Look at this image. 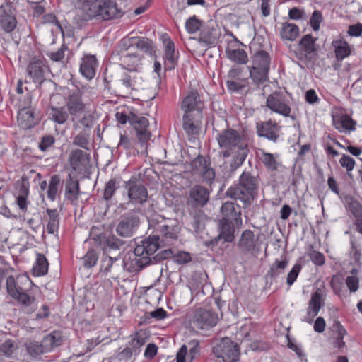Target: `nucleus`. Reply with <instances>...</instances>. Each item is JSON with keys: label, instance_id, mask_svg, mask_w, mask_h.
<instances>
[{"label": "nucleus", "instance_id": "nucleus-57", "mask_svg": "<svg viewBox=\"0 0 362 362\" xmlns=\"http://www.w3.org/2000/svg\"><path fill=\"white\" fill-rule=\"evenodd\" d=\"M98 253L96 250H89L81 258L83 265L85 268L90 269L94 267L98 261Z\"/></svg>", "mask_w": 362, "mask_h": 362}, {"label": "nucleus", "instance_id": "nucleus-15", "mask_svg": "<svg viewBox=\"0 0 362 362\" xmlns=\"http://www.w3.org/2000/svg\"><path fill=\"white\" fill-rule=\"evenodd\" d=\"M218 320V314L211 309L199 308L195 310L191 320L194 327L204 329L214 327Z\"/></svg>", "mask_w": 362, "mask_h": 362}, {"label": "nucleus", "instance_id": "nucleus-25", "mask_svg": "<svg viewBox=\"0 0 362 362\" xmlns=\"http://www.w3.org/2000/svg\"><path fill=\"white\" fill-rule=\"evenodd\" d=\"M82 96L83 93L78 88L70 92L66 105L71 117H76L84 112L86 104L83 101Z\"/></svg>", "mask_w": 362, "mask_h": 362}, {"label": "nucleus", "instance_id": "nucleus-61", "mask_svg": "<svg viewBox=\"0 0 362 362\" xmlns=\"http://www.w3.org/2000/svg\"><path fill=\"white\" fill-rule=\"evenodd\" d=\"M56 139L54 136L47 134L41 138L38 144V148L41 151L45 152L48 151L54 144Z\"/></svg>", "mask_w": 362, "mask_h": 362}, {"label": "nucleus", "instance_id": "nucleus-36", "mask_svg": "<svg viewBox=\"0 0 362 362\" xmlns=\"http://www.w3.org/2000/svg\"><path fill=\"white\" fill-rule=\"evenodd\" d=\"M64 180L57 174L52 175L47 189V197L49 200L54 202L57 196L61 193L63 187Z\"/></svg>", "mask_w": 362, "mask_h": 362}, {"label": "nucleus", "instance_id": "nucleus-19", "mask_svg": "<svg viewBox=\"0 0 362 362\" xmlns=\"http://www.w3.org/2000/svg\"><path fill=\"white\" fill-rule=\"evenodd\" d=\"M211 189L199 184L192 187L189 191L187 204L194 208H202L209 202Z\"/></svg>", "mask_w": 362, "mask_h": 362}, {"label": "nucleus", "instance_id": "nucleus-22", "mask_svg": "<svg viewBox=\"0 0 362 362\" xmlns=\"http://www.w3.org/2000/svg\"><path fill=\"white\" fill-rule=\"evenodd\" d=\"M203 108V101L197 90L190 91L181 104V109L184 111V114L196 115L197 112H199L202 115Z\"/></svg>", "mask_w": 362, "mask_h": 362}, {"label": "nucleus", "instance_id": "nucleus-33", "mask_svg": "<svg viewBox=\"0 0 362 362\" xmlns=\"http://www.w3.org/2000/svg\"><path fill=\"white\" fill-rule=\"evenodd\" d=\"M221 36V30L217 25H207L200 32L199 41L206 45H216Z\"/></svg>", "mask_w": 362, "mask_h": 362}, {"label": "nucleus", "instance_id": "nucleus-8", "mask_svg": "<svg viewBox=\"0 0 362 362\" xmlns=\"http://www.w3.org/2000/svg\"><path fill=\"white\" fill-rule=\"evenodd\" d=\"M63 341L62 332L55 330L45 335L41 341L33 339H27L24 346L30 357L37 358L61 346Z\"/></svg>", "mask_w": 362, "mask_h": 362}, {"label": "nucleus", "instance_id": "nucleus-24", "mask_svg": "<svg viewBox=\"0 0 362 362\" xmlns=\"http://www.w3.org/2000/svg\"><path fill=\"white\" fill-rule=\"evenodd\" d=\"M40 121V114L31 107H25L21 109L18 113V125L23 129H30Z\"/></svg>", "mask_w": 362, "mask_h": 362}, {"label": "nucleus", "instance_id": "nucleus-60", "mask_svg": "<svg viewBox=\"0 0 362 362\" xmlns=\"http://www.w3.org/2000/svg\"><path fill=\"white\" fill-rule=\"evenodd\" d=\"M323 16L320 11L315 10L310 18V25L314 31H318L320 28V23L323 21Z\"/></svg>", "mask_w": 362, "mask_h": 362}, {"label": "nucleus", "instance_id": "nucleus-34", "mask_svg": "<svg viewBox=\"0 0 362 362\" xmlns=\"http://www.w3.org/2000/svg\"><path fill=\"white\" fill-rule=\"evenodd\" d=\"M17 26V21L10 8H0V27L5 33H11Z\"/></svg>", "mask_w": 362, "mask_h": 362}, {"label": "nucleus", "instance_id": "nucleus-39", "mask_svg": "<svg viewBox=\"0 0 362 362\" xmlns=\"http://www.w3.org/2000/svg\"><path fill=\"white\" fill-rule=\"evenodd\" d=\"M317 40L311 34L304 35L298 42L299 49L305 55H316L320 49V46L316 44Z\"/></svg>", "mask_w": 362, "mask_h": 362}, {"label": "nucleus", "instance_id": "nucleus-62", "mask_svg": "<svg viewBox=\"0 0 362 362\" xmlns=\"http://www.w3.org/2000/svg\"><path fill=\"white\" fill-rule=\"evenodd\" d=\"M339 163L341 167L346 168L348 175L351 176L349 173L354 170L356 165L354 159L349 155L343 154L339 160Z\"/></svg>", "mask_w": 362, "mask_h": 362}, {"label": "nucleus", "instance_id": "nucleus-47", "mask_svg": "<svg viewBox=\"0 0 362 362\" xmlns=\"http://www.w3.org/2000/svg\"><path fill=\"white\" fill-rule=\"evenodd\" d=\"M334 47L335 55L337 59L342 60L351 54V49L348 42L344 40H336L332 42Z\"/></svg>", "mask_w": 362, "mask_h": 362}, {"label": "nucleus", "instance_id": "nucleus-17", "mask_svg": "<svg viewBox=\"0 0 362 362\" xmlns=\"http://www.w3.org/2000/svg\"><path fill=\"white\" fill-rule=\"evenodd\" d=\"M235 228H237V225L235 223L228 222L226 219H220L218 223V235L206 241L205 245L208 247L214 248L221 240H223V243H233L235 240Z\"/></svg>", "mask_w": 362, "mask_h": 362}, {"label": "nucleus", "instance_id": "nucleus-14", "mask_svg": "<svg viewBox=\"0 0 362 362\" xmlns=\"http://www.w3.org/2000/svg\"><path fill=\"white\" fill-rule=\"evenodd\" d=\"M266 106L274 112L296 119V117L291 115V108L283 92L274 91L270 94L267 98Z\"/></svg>", "mask_w": 362, "mask_h": 362}, {"label": "nucleus", "instance_id": "nucleus-23", "mask_svg": "<svg viewBox=\"0 0 362 362\" xmlns=\"http://www.w3.org/2000/svg\"><path fill=\"white\" fill-rule=\"evenodd\" d=\"M90 240L95 246L101 247L103 250L109 248L111 250H119L124 244V242L115 235L107 237L103 233L94 235L93 230L90 231Z\"/></svg>", "mask_w": 362, "mask_h": 362}, {"label": "nucleus", "instance_id": "nucleus-27", "mask_svg": "<svg viewBox=\"0 0 362 362\" xmlns=\"http://www.w3.org/2000/svg\"><path fill=\"white\" fill-rule=\"evenodd\" d=\"M200 354L199 341L192 340L187 345L183 344L177 353L176 362H192Z\"/></svg>", "mask_w": 362, "mask_h": 362}, {"label": "nucleus", "instance_id": "nucleus-13", "mask_svg": "<svg viewBox=\"0 0 362 362\" xmlns=\"http://www.w3.org/2000/svg\"><path fill=\"white\" fill-rule=\"evenodd\" d=\"M192 169L201 178L202 182L211 185L216 177L215 170L211 167L209 157L198 155L190 163Z\"/></svg>", "mask_w": 362, "mask_h": 362}, {"label": "nucleus", "instance_id": "nucleus-54", "mask_svg": "<svg viewBox=\"0 0 362 362\" xmlns=\"http://www.w3.org/2000/svg\"><path fill=\"white\" fill-rule=\"evenodd\" d=\"M90 132L81 131L73 139V144L86 150H90Z\"/></svg>", "mask_w": 362, "mask_h": 362}, {"label": "nucleus", "instance_id": "nucleus-29", "mask_svg": "<svg viewBox=\"0 0 362 362\" xmlns=\"http://www.w3.org/2000/svg\"><path fill=\"white\" fill-rule=\"evenodd\" d=\"M235 206L233 202H226L221 207V212L223 215L221 219H226L228 222H233L237 225L238 228L243 224L242 213L239 206Z\"/></svg>", "mask_w": 362, "mask_h": 362}, {"label": "nucleus", "instance_id": "nucleus-20", "mask_svg": "<svg viewBox=\"0 0 362 362\" xmlns=\"http://www.w3.org/2000/svg\"><path fill=\"white\" fill-rule=\"evenodd\" d=\"M281 127L274 121L269 119L256 123V133L259 137H263L274 143L279 139Z\"/></svg>", "mask_w": 362, "mask_h": 362}, {"label": "nucleus", "instance_id": "nucleus-40", "mask_svg": "<svg viewBox=\"0 0 362 362\" xmlns=\"http://www.w3.org/2000/svg\"><path fill=\"white\" fill-rule=\"evenodd\" d=\"M90 154L81 149L71 151L69 155V163L74 170L85 167L89 161Z\"/></svg>", "mask_w": 362, "mask_h": 362}, {"label": "nucleus", "instance_id": "nucleus-38", "mask_svg": "<svg viewBox=\"0 0 362 362\" xmlns=\"http://www.w3.org/2000/svg\"><path fill=\"white\" fill-rule=\"evenodd\" d=\"M333 125L340 132L353 131L356 122L347 114L333 115Z\"/></svg>", "mask_w": 362, "mask_h": 362}, {"label": "nucleus", "instance_id": "nucleus-6", "mask_svg": "<svg viewBox=\"0 0 362 362\" xmlns=\"http://www.w3.org/2000/svg\"><path fill=\"white\" fill-rule=\"evenodd\" d=\"M148 230H152L163 245H173L177 239L180 230L177 220L153 214L148 217Z\"/></svg>", "mask_w": 362, "mask_h": 362}, {"label": "nucleus", "instance_id": "nucleus-9", "mask_svg": "<svg viewBox=\"0 0 362 362\" xmlns=\"http://www.w3.org/2000/svg\"><path fill=\"white\" fill-rule=\"evenodd\" d=\"M136 79V73L123 69L114 73L111 70H106L104 78L105 87L110 88V83H113L115 87L127 93L135 88Z\"/></svg>", "mask_w": 362, "mask_h": 362}, {"label": "nucleus", "instance_id": "nucleus-51", "mask_svg": "<svg viewBox=\"0 0 362 362\" xmlns=\"http://www.w3.org/2000/svg\"><path fill=\"white\" fill-rule=\"evenodd\" d=\"M147 337L144 332H137L135 336L129 342V347L132 349L134 356H137L141 352V348L146 344Z\"/></svg>", "mask_w": 362, "mask_h": 362}, {"label": "nucleus", "instance_id": "nucleus-49", "mask_svg": "<svg viewBox=\"0 0 362 362\" xmlns=\"http://www.w3.org/2000/svg\"><path fill=\"white\" fill-rule=\"evenodd\" d=\"M49 263L42 254L37 253L35 263L33 267V273L35 276H42L47 274L48 272Z\"/></svg>", "mask_w": 362, "mask_h": 362}, {"label": "nucleus", "instance_id": "nucleus-53", "mask_svg": "<svg viewBox=\"0 0 362 362\" xmlns=\"http://www.w3.org/2000/svg\"><path fill=\"white\" fill-rule=\"evenodd\" d=\"M288 264V261L287 259H276L271 265L269 270L267 272V276L272 279L277 278L280 274L284 272Z\"/></svg>", "mask_w": 362, "mask_h": 362}, {"label": "nucleus", "instance_id": "nucleus-11", "mask_svg": "<svg viewBox=\"0 0 362 362\" xmlns=\"http://www.w3.org/2000/svg\"><path fill=\"white\" fill-rule=\"evenodd\" d=\"M236 246L238 254L243 260L250 256L256 257L260 251L259 238L250 229L242 232Z\"/></svg>", "mask_w": 362, "mask_h": 362}, {"label": "nucleus", "instance_id": "nucleus-64", "mask_svg": "<svg viewBox=\"0 0 362 362\" xmlns=\"http://www.w3.org/2000/svg\"><path fill=\"white\" fill-rule=\"evenodd\" d=\"M173 259L175 262L182 264L191 262L192 257L189 252L178 251L173 255Z\"/></svg>", "mask_w": 362, "mask_h": 362}, {"label": "nucleus", "instance_id": "nucleus-63", "mask_svg": "<svg viewBox=\"0 0 362 362\" xmlns=\"http://www.w3.org/2000/svg\"><path fill=\"white\" fill-rule=\"evenodd\" d=\"M68 47L63 44L60 49L56 52H49L47 53V57L54 62H62L64 58V52L68 50Z\"/></svg>", "mask_w": 362, "mask_h": 362}, {"label": "nucleus", "instance_id": "nucleus-41", "mask_svg": "<svg viewBox=\"0 0 362 362\" xmlns=\"http://www.w3.org/2000/svg\"><path fill=\"white\" fill-rule=\"evenodd\" d=\"M259 151L260 153L259 159L264 166L271 171L277 170L281 165V163L279 162V154L270 153L264 149H259Z\"/></svg>", "mask_w": 362, "mask_h": 362}, {"label": "nucleus", "instance_id": "nucleus-26", "mask_svg": "<svg viewBox=\"0 0 362 362\" xmlns=\"http://www.w3.org/2000/svg\"><path fill=\"white\" fill-rule=\"evenodd\" d=\"M124 42L134 51L135 49L146 53V54L153 56L156 54V47L152 40L142 37H126L122 39Z\"/></svg>", "mask_w": 362, "mask_h": 362}, {"label": "nucleus", "instance_id": "nucleus-35", "mask_svg": "<svg viewBox=\"0 0 362 362\" xmlns=\"http://www.w3.org/2000/svg\"><path fill=\"white\" fill-rule=\"evenodd\" d=\"M98 66V60L94 55H87L82 59L80 65L81 74L87 79L90 80L95 75V70Z\"/></svg>", "mask_w": 362, "mask_h": 362}, {"label": "nucleus", "instance_id": "nucleus-43", "mask_svg": "<svg viewBox=\"0 0 362 362\" xmlns=\"http://www.w3.org/2000/svg\"><path fill=\"white\" fill-rule=\"evenodd\" d=\"M299 28L297 25L286 22L282 23L280 35L283 40L294 41L299 35Z\"/></svg>", "mask_w": 362, "mask_h": 362}, {"label": "nucleus", "instance_id": "nucleus-16", "mask_svg": "<svg viewBox=\"0 0 362 362\" xmlns=\"http://www.w3.org/2000/svg\"><path fill=\"white\" fill-rule=\"evenodd\" d=\"M340 197L349 216L354 218L353 223L356 230L362 234V202L351 194Z\"/></svg>", "mask_w": 362, "mask_h": 362}, {"label": "nucleus", "instance_id": "nucleus-48", "mask_svg": "<svg viewBox=\"0 0 362 362\" xmlns=\"http://www.w3.org/2000/svg\"><path fill=\"white\" fill-rule=\"evenodd\" d=\"M73 122V128L75 130L80 129L81 127L83 128L82 131L90 132L93 127L94 117L92 115H84L81 118L76 120V117H71Z\"/></svg>", "mask_w": 362, "mask_h": 362}, {"label": "nucleus", "instance_id": "nucleus-5", "mask_svg": "<svg viewBox=\"0 0 362 362\" xmlns=\"http://www.w3.org/2000/svg\"><path fill=\"white\" fill-rule=\"evenodd\" d=\"M163 246L159 238L151 233L148 238L137 244L134 250V257L130 259L129 262H124V267L130 272H140L152 262L153 257L151 256Z\"/></svg>", "mask_w": 362, "mask_h": 362}, {"label": "nucleus", "instance_id": "nucleus-31", "mask_svg": "<svg viewBox=\"0 0 362 362\" xmlns=\"http://www.w3.org/2000/svg\"><path fill=\"white\" fill-rule=\"evenodd\" d=\"M163 44L164 69L165 71H171L177 65L178 55L175 54V44L170 38L163 40Z\"/></svg>", "mask_w": 362, "mask_h": 362}, {"label": "nucleus", "instance_id": "nucleus-42", "mask_svg": "<svg viewBox=\"0 0 362 362\" xmlns=\"http://www.w3.org/2000/svg\"><path fill=\"white\" fill-rule=\"evenodd\" d=\"M270 63L271 57L269 53L264 50H259L253 54L250 67L270 69Z\"/></svg>", "mask_w": 362, "mask_h": 362}, {"label": "nucleus", "instance_id": "nucleus-45", "mask_svg": "<svg viewBox=\"0 0 362 362\" xmlns=\"http://www.w3.org/2000/svg\"><path fill=\"white\" fill-rule=\"evenodd\" d=\"M118 261V257H112L103 253L100 264V272L107 275L112 271L116 270L119 268V264H117Z\"/></svg>", "mask_w": 362, "mask_h": 362}, {"label": "nucleus", "instance_id": "nucleus-50", "mask_svg": "<svg viewBox=\"0 0 362 362\" xmlns=\"http://www.w3.org/2000/svg\"><path fill=\"white\" fill-rule=\"evenodd\" d=\"M50 109L51 119L55 123L62 125L68 120L69 113L64 107L52 106Z\"/></svg>", "mask_w": 362, "mask_h": 362}, {"label": "nucleus", "instance_id": "nucleus-12", "mask_svg": "<svg viewBox=\"0 0 362 362\" xmlns=\"http://www.w3.org/2000/svg\"><path fill=\"white\" fill-rule=\"evenodd\" d=\"M141 221L137 212L131 211L122 214L116 226L117 234L122 238H130L137 231Z\"/></svg>", "mask_w": 362, "mask_h": 362}, {"label": "nucleus", "instance_id": "nucleus-21", "mask_svg": "<svg viewBox=\"0 0 362 362\" xmlns=\"http://www.w3.org/2000/svg\"><path fill=\"white\" fill-rule=\"evenodd\" d=\"M124 187L127 189V196L132 203L143 204L147 201V189L140 182L129 180L125 182Z\"/></svg>", "mask_w": 362, "mask_h": 362}, {"label": "nucleus", "instance_id": "nucleus-44", "mask_svg": "<svg viewBox=\"0 0 362 362\" xmlns=\"http://www.w3.org/2000/svg\"><path fill=\"white\" fill-rule=\"evenodd\" d=\"M250 71V78L254 84L259 86L269 81V69L248 67Z\"/></svg>", "mask_w": 362, "mask_h": 362}, {"label": "nucleus", "instance_id": "nucleus-52", "mask_svg": "<svg viewBox=\"0 0 362 362\" xmlns=\"http://www.w3.org/2000/svg\"><path fill=\"white\" fill-rule=\"evenodd\" d=\"M227 57L232 62L238 64H245L248 62L247 52L243 49H227Z\"/></svg>", "mask_w": 362, "mask_h": 362}, {"label": "nucleus", "instance_id": "nucleus-10", "mask_svg": "<svg viewBox=\"0 0 362 362\" xmlns=\"http://www.w3.org/2000/svg\"><path fill=\"white\" fill-rule=\"evenodd\" d=\"M212 353L217 362H236L240 354L238 344L229 337L221 338L218 341L213 347Z\"/></svg>", "mask_w": 362, "mask_h": 362}, {"label": "nucleus", "instance_id": "nucleus-3", "mask_svg": "<svg viewBox=\"0 0 362 362\" xmlns=\"http://www.w3.org/2000/svg\"><path fill=\"white\" fill-rule=\"evenodd\" d=\"M6 288L8 294L23 308H29L31 312L37 308L35 293L40 289L28 276L19 275L16 279L12 275L8 276Z\"/></svg>", "mask_w": 362, "mask_h": 362}, {"label": "nucleus", "instance_id": "nucleus-28", "mask_svg": "<svg viewBox=\"0 0 362 362\" xmlns=\"http://www.w3.org/2000/svg\"><path fill=\"white\" fill-rule=\"evenodd\" d=\"M324 304L322 291L320 288H317L311 295V298L308 303L307 309V316L305 317L304 321L311 323L313 318L317 315L320 308L324 306Z\"/></svg>", "mask_w": 362, "mask_h": 362}, {"label": "nucleus", "instance_id": "nucleus-1", "mask_svg": "<svg viewBox=\"0 0 362 362\" xmlns=\"http://www.w3.org/2000/svg\"><path fill=\"white\" fill-rule=\"evenodd\" d=\"M218 146L224 149L221 152L223 158L232 156L229 162V168L223 170V177L230 179L235 172L244 163L250 152L248 143L243 136L237 130L227 129L218 133L217 136Z\"/></svg>", "mask_w": 362, "mask_h": 362}, {"label": "nucleus", "instance_id": "nucleus-56", "mask_svg": "<svg viewBox=\"0 0 362 362\" xmlns=\"http://www.w3.org/2000/svg\"><path fill=\"white\" fill-rule=\"evenodd\" d=\"M119 187V182L116 179H110L105 185L103 198L107 202L110 200Z\"/></svg>", "mask_w": 362, "mask_h": 362}, {"label": "nucleus", "instance_id": "nucleus-30", "mask_svg": "<svg viewBox=\"0 0 362 362\" xmlns=\"http://www.w3.org/2000/svg\"><path fill=\"white\" fill-rule=\"evenodd\" d=\"M202 115L197 112L196 115L184 114L182 116V128L187 136L197 135L202 124Z\"/></svg>", "mask_w": 362, "mask_h": 362}, {"label": "nucleus", "instance_id": "nucleus-18", "mask_svg": "<svg viewBox=\"0 0 362 362\" xmlns=\"http://www.w3.org/2000/svg\"><path fill=\"white\" fill-rule=\"evenodd\" d=\"M130 125L134 129L140 145L144 147L151 137V133L147 129L149 125L148 119L130 112Z\"/></svg>", "mask_w": 362, "mask_h": 362}, {"label": "nucleus", "instance_id": "nucleus-59", "mask_svg": "<svg viewBox=\"0 0 362 362\" xmlns=\"http://www.w3.org/2000/svg\"><path fill=\"white\" fill-rule=\"evenodd\" d=\"M17 349L16 343L12 339L6 340L0 346V351L6 356H11Z\"/></svg>", "mask_w": 362, "mask_h": 362}, {"label": "nucleus", "instance_id": "nucleus-32", "mask_svg": "<svg viewBox=\"0 0 362 362\" xmlns=\"http://www.w3.org/2000/svg\"><path fill=\"white\" fill-rule=\"evenodd\" d=\"M47 67L40 59H33L28 66L27 71L35 83L41 85L45 80Z\"/></svg>", "mask_w": 362, "mask_h": 362}, {"label": "nucleus", "instance_id": "nucleus-58", "mask_svg": "<svg viewBox=\"0 0 362 362\" xmlns=\"http://www.w3.org/2000/svg\"><path fill=\"white\" fill-rule=\"evenodd\" d=\"M202 23V21L199 20L196 16L194 15L187 20L185 23V28L189 33L192 34L200 29Z\"/></svg>", "mask_w": 362, "mask_h": 362}, {"label": "nucleus", "instance_id": "nucleus-4", "mask_svg": "<svg viewBox=\"0 0 362 362\" xmlns=\"http://www.w3.org/2000/svg\"><path fill=\"white\" fill-rule=\"evenodd\" d=\"M260 178L252 171L243 170L238 182L231 185L226 195L235 201H240L243 208L249 207L258 196Z\"/></svg>", "mask_w": 362, "mask_h": 362}, {"label": "nucleus", "instance_id": "nucleus-2", "mask_svg": "<svg viewBox=\"0 0 362 362\" xmlns=\"http://www.w3.org/2000/svg\"><path fill=\"white\" fill-rule=\"evenodd\" d=\"M123 11L117 8L115 0L85 1L76 7L75 21L81 25L83 22L96 19L109 21L123 15Z\"/></svg>", "mask_w": 362, "mask_h": 362}, {"label": "nucleus", "instance_id": "nucleus-7", "mask_svg": "<svg viewBox=\"0 0 362 362\" xmlns=\"http://www.w3.org/2000/svg\"><path fill=\"white\" fill-rule=\"evenodd\" d=\"M112 59L118 62L122 69L139 72L141 69L143 56L134 52L122 40L115 45Z\"/></svg>", "mask_w": 362, "mask_h": 362}, {"label": "nucleus", "instance_id": "nucleus-55", "mask_svg": "<svg viewBox=\"0 0 362 362\" xmlns=\"http://www.w3.org/2000/svg\"><path fill=\"white\" fill-rule=\"evenodd\" d=\"M249 84L248 78H244L238 81L228 80L226 83V87L232 93H238L245 89Z\"/></svg>", "mask_w": 362, "mask_h": 362}, {"label": "nucleus", "instance_id": "nucleus-37", "mask_svg": "<svg viewBox=\"0 0 362 362\" xmlns=\"http://www.w3.org/2000/svg\"><path fill=\"white\" fill-rule=\"evenodd\" d=\"M80 194V186L78 180L74 179L69 174L65 182L64 197L71 203L76 202Z\"/></svg>", "mask_w": 362, "mask_h": 362}, {"label": "nucleus", "instance_id": "nucleus-46", "mask_svg": "<svg viewBox=\"0 0 362 362\" xmlns=\"http://www.w3.org/2000/svg\"><path fill=\"white\" fill-rule=\"evenodd\" d=\"M46 212L48 215L47 231L49 234H54L58 232L59 228V214L57 209H47Z\"/></svg>", "mask_w": 362, "mask_h": 362}]
</instances>
